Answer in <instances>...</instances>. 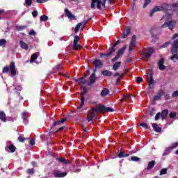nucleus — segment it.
Here are the masks:
<instances>
[{
  "instance_id": "nucleus-49",
  "label": "nucleus",
  "mask_w": 178,
  "mask_h": 178,
  "mask_svg": "<svg viewBox=\"0 0 178 178\" xmlns=\"http://www.w3.org/2000/svg\"><path fill=\"white\" fill-rule=\"evenodd\" d=\"M66 129L65 126L60 127L59 129H58L56 131H55V133H60L63 130H65Z\"/></svg>"
},
{
  "instance_id": "nucleus-53",
  "label": "nucleus",
  "mask_w": 178,
  "mask_h": 178,
  "mask_svg": "<svg viewBox=\"0 0 178 178\" xmlns=\"http://www.w3.org/2000/svg\"><path fill=\"white\" fill-rule=\"evenodd\" d=\"M170 44V42H165L161 48H167Z\"/></svg>"
},
{
  "instance_id": "nucleus-5",
  "label": "nucleus",
  "mask_w": 178,
  "mask_h": 178,
  "mask_svg": "<svg viewBox=\"0 0 178 178\" xmlns=\"http://www.w3.org/2000/svg\"><path fill=\"white\" fill-rule=\"evenodd\" d=\"M10 72L11 76H16V65L15 62H11L9 66H5L3 68L2 73H9Z\"/></svg>"
},
{
  "instance_id": "nucleus-55",
  "label": "nucleus",
  "mask_w": 178,
  "mask_h": 178,
  "mask_svg": "<svg viewBox=\"0 0 178 178\" xmlns=\"http://www.w3.org/2000/svg\"><path fill=\"white\" fill-rule=\"evenodd\" d=\"M32 16H33V17H37V16H38V11H37V10H33V11L32 12Z\"/></svg>"
},
{
  "instance_id": "nucleus-30",
  "label": "nucleus",
  "mask_w": 178,
  "mask_h": 178,
  "mask_svg": "<svg viewBox=\"0 0 178 178\" xmlns=\"http://www.w3.org/2000/svg\"><path fill=\"white\" fill-rule=\"evenodd\" d=\"M155 12H161V10H159V6H154V8L152 10V11L149 13L150 17H152V16H154Z\"/></svg>"
},
{
  "instance_id": "nucleus-44",
  "label": "nucleus",
  "mask_w": 178,
  "mask_h": 178,
  "mask_svg": "<svg viewBox=\"0 0 178 178\" xmlns=\"http://www.w3.org/2000/svg\"><path fill=\"white\" fill-rule=\"evenodd\" d=\"M168 173V168H163L160 171V176H163V175H166Z\"/></svg>"
},
{
  "instance_id": "nucleus-17",
  "label": "nucleus",
  "mask_w": 178,
  "mask_h": 178,
  "mask_svg": "<svg viewBox=\"0 0 178 178\" xmlns=\"http://www.w3.org/2000/svg\"><path fill=\"white\" fill-rule=\"evenodd\" d=\"M88 86H92V84H94L95 81H97V76H95V72H93L90 79H89Z\"/></svg>"
},
{
  "instance_id": "nucleus-26",
  "label": "nucleus",
  "mask_w": 178,
  "mask_h": 178,
  "mask_svg": "<svg viewBox=\"0 0 178 178\" xmlns=\"http://www.w3.org/2000/svg\"><path fill=\"white\" fill-rule=\"evenodd\" d=\"M156 163V162H155V161H154V160L149 161L147 163V170H151V169H153L154 166H155Z\"/></svg>"
},
{
  "instance_id": "nucleus-24",
  "label": "nucleus",
  "mask_w": 178,
  "mask_h": 178,
  "mask_svg": "<svg viewBox=\"0 0 178 178\" xmlns=\"http://www.w3.org/2000/svg\"><path fill=\"white\" fill-rule=\"evenodd\" d=\"M153 130L156 131V133H161L162 131V128L158 126V124L153 123L152 124Z\"/></svg>"
},
{
  "instance_id": "nucleus-7",
  "label": "nucleus",
  "mask_w": 178,
  "mask_h": 178,
  "mask_svg": "<svg viewBox=\"0 0 178 178\" xmlns=\"http://www.w3.org/2000/svg\"><path fill=\"white\" fill-rule=\"evenodd\" d=\"M154 52H155V49H154V47H149L146 49V51H143L142 55L146 58V60L148 62L149 58L152 56V54H154Z\"/></svg>"
},
{
  "instance_id": "nucleus-41",
  "label": "nucleus",
  "mask_w": 178,
  "mask_h": 178,
  "mask_svg": "<svg viewBox=\"0 0 178 178\" xmlns=\"http://www.w3.org/2000/svg\"><path fill=\"white\" fill-rule=\"evenodd\" d=\"M131 161L133 162H139V161H141V159L140 157L134 156L131 157Z\"/></svg>"
},
{
  "instance_id": "nucleus-57",
  "label": "nucleus",
  "mask_w": 178,
  "mask_h": 178,
  "mask_svg": "<svg viewBox=\"0 0 178 178\" xmlns=\"http://www.w3.org/2000/svg\"><path fill=\"white\" fill-rule=\"evenodd\" d=\"M165 151L166 152H172V151H173V147H172V146L166 147Z\"/></svg>"
},
{
  "instance_id": "nucleus-28",
  "label": "nucleus",
  "mask_w": 178,
  "mask_h": 178,
  "mask_svg": "<svg viewBox=\"0 0 178 178\" xmlns=\"http://www.w3.org/2000/svg\"><path fill=\"white\" fill-rule=\"evenodd\" d=\"M102 74L103 76H106V77H111L113 74L111 71H109L108 70H104L102 72Z\"/></svg>"
},
{
  "instance_id": "nucleus-43",
  "label": "nucleus",
  "mask_w": 178,
  "mask_h": 178,
  "mask_svg": "<svg viewBox=\"0 0 178 178\" xmlns=\"http://www.w3.org/2000/svg\"><path fill=\"white\" fill-rule=\"evenodd\" d=\"M162 98V95L159 94L157 95L154 96V101H159Z\"/></svg>"
},
{
  "instance_id": "nucleus-56",
  "label": "nucleus",
  "mask_w": 178,
  "mask_h": 178,
  "mask_svg": "<svg viewBox=\"0 0 178 178\" xmlns=\"http://www.w3.org/2000/svg\"><path fill=\"white\" fill-rule=\"evenodd\" d=\"M172 149H175V148H177L178 147V142L174 143L171 145Z\"/></svg>"
},
{
  "instance_id": "nucleus-36",
  "label": "nucleus",
  "mask_w": 178,
  "mask_h": 178,
  "mask_svg": "<svg viewBox=\"0 0 178 178\" xmlns=\"http://www.w3.org/2000/svg\"><path fill=\"white\" fill-rule=\"evenodd\" d=\"M126 48H127L126 45L124 46V47H122L121 49H120L118 50V51L117 54H118L120 56H122V54H124V51H126Z\"/></svg>"
},
{
  "instance_id": "nucleus-51",
  "label": "nucleus",
  "mask_w": 178,
  "mask_h": 178,
  "mask_svg": "<svg viewBox=\"0 0 178 178\" xmlns=\"http://www.w3.org/2000/svg\"><path fill=\"white\" fill-rule=\"evenodd\" d=\"M119 58H120V54H118L117 53V55L113 58L111 59V61L116 62V60H118V59H119Z\"/></svg>"
},
{
  "instance_id": "nucleus-22",
  "label": "nucleus",
  "mask_w": 178,
  "mask_h": 178,
  "mask_svg": "<svg viewBox=\"0 0 178 178\" xmlns=\"http://www.w3.org/2000/svg\"><path fill=\"white\" fill-rule=\"evenodd\" d=\"M108 53L106 54H101V58H104V56H105V58H108V56H111V55H112V54H113V52H115V49H111V47L108 48Z\"/></svg>"
},
{
  "instance_id": "nucleus-3",
  "label": "nucleus",
  "mask_w": 178,
  "mask_h": 178,
  "mask_svg": "<svg viewBox=\"0 0 178 178\" xmlns=\"http://www.w3.org/2000/svg\"><path fill=\"white\" fill-rule=\"evenodd\" d=\"M159 8L160 12H168V10H172V12H175V10L178 9V2L172 4L163 3L159 6Z\"/></svg>"
},
{
  "instance_id": "nucleus-20",
  "label": "nucleus",
  "mask_w": 178,
  "mask_h": 178,
  "mask_svg": "<svg viewBox=\"0 0 178 178\" xmlns=\"http://www.w3.org/2000/svg\"><path fill=\"white\" fill-rule=\"evenodd\" d=\"M56 161L60 162V163H63V165H69V163H70V161H69V160L62 157L56 158Z\"/></svg>"
},
{
  "instance_id": "nucleus-38",
  "label": "nucleus",
  "mask_w": 178,
  "mask_h": 178,
  "mask_svg": "<svg viewBox=\"0 0 178 178\" xmlns=\"http://www.w3.org/2000/svg\"><path fill=\"white\" fill-rule=\"evenodd\" d=\"M81 26H83V22L77 24V25L75 27L74 32L79 33V30H80V27H81Z\"/></svg>"
},
{
  "instance_id": "nucleus-23",
  "label": "nucleus",
  "mask_w": 178,
  "mask_h": 178,
  "mask_svg": "<svg viewBox=\"0 0 178 178\" xmlns=\"http://www.w3.org/2000/svg\"><path fill=\"white\" fill-rule=\"evenodd\" d=\"M168 115H169V110L165 109L161 111V119L162 120H166L168 118Z\"/></svg>"
},
{
  "instance_id": "nucleus-37",
  "label": "nucleus",
  "mask_w": 178,
  "mask_h": 178,
  "mask_svg": "<svg viewBox=\"0 0 178 178\" xmlns=\"http://www.w3.org/2000/svg\"><path fill=\"white\" fill-rule=\"evenodd\" d=\"M17 140L19 141V143H24L27 138H24V135H21L17 138Z\"/></svg>"
},
{
  "instance_id": "nucleus-19",
  "label": "nucleus",
  "mask_w": 178,
  "mask_h": 178,
  "mask_svg": "<svg viewBox=\"0 0 178 178\" xmlns=\"http://www.w3.org/2000/svg\"><path fill=\"white\" fill-rule=\"evenodd\" d=\"M85 78L83 76L77 79H75V81H76L77 83H79L80 87H83L84 86V83H87V81L86 79H84Z\"/></svg>"
},
{
  "instance_id": "nucleus-61",
  "label": "nucleus",
  "mask_w": 178,
  "mask_h": 178,
  "mask_svg": "<svg viewBox=\"0 0 178 178\" xmlns=\"http://www.w3.org/2000/svg\"><path fill=\"white\" fill-rule=\"evenodd\" d=\"M29 144H30V145H31V146L35 145V141L33 140V138H31V139H30V140H29Z\"/></svg>"
},
{
  "instance_id": "nucleus-40",
  "label": "nucleus",
  "mask_w": 178,
  "mask_h": 178,
  "mask_svg": "<svg viewBox=\"0 0 178 178\" xmlns=\"http://www.w3.org/2000/svg\"><path fill=\"white\" fill-rule=\"evenodd\" d=\"M139 126H141V127H143V129H145V130H148V129H150V127L148 126V124L145 122L140 123Z\"/></svg>"
},
{
  "instance_id": "nucleus-59",
  "label": "nucleus",
  "mask_w": 178,
  "mask_h": 178,
  "mask_svg": "<svg viewBox=\"0 0 178 178\" xmlns=\"http://www.w3.org/2000/svg\"><path fill=\"white\" fill-rule=\"evenodd\" d=\"M161 118V113H157L156 116L154 117L155 120H159Z\"/></svg>"
},
{
  "instance_id": "nucleus-18",
  "label": "nucleus",
  "mask_w": 178,
  "mask_h": 178,
  "mask_svg": "<svg viewBox=\"0 0 178 178\" xmlns=\"http://www.w3.org/2000/svg\"><path fill=\"white\" fill-rule=\"evenodd\" d=\"M131 29L129 28V26H127L126 29H125V31H124L122 33V35L121 36L122 38H127V37H129V35H130V33H131Z\"/></svg>"
},
{
  "instance_id": "nucleus-54",
  "label": "nucleus",
  "mask_w": 178,
  "mask_h": 178,
  "mask_svg": "<svg viewBox=\"0 0 178 178\" xmlns=\"http://www.w3.org/2000/svg\"><path fill=\"white\" fill-rule=\"evenodd\" d=\"M25 3L28 6H31V5L33 4V1L32 0H25Z\"/></svg>"
},
{
  "instance_id": "nucleus-42",
  "label": "nucleus",
  "mask_w": 178,
  "mask_h": 178,
  "mask_svg": "<svg viewBox=\"0 0 178 178\" xmlns=\"http://www.w3.org/2000/svg\"><path fill=\"white\" fill-rule=\"evenodd\" d=\"M26 173L28 175H34V173H35V171L34 170V168H29L26 170Z\"/></svg>"
},
{
  "instance_id": "nucleus-47",
  "label": "nucleus",
  "mask_w": 178,
  "mask_h": 178,
  "mask_svg": "<svg viewBox=\"0 0 178 178\" xmlns=\"http://www.w3.org/2000/svg\"><path fill=\"white\" fill-rule=\"evenodd\" d=\"M47 20H48V16H47V15H42L40 17V21L41 22H47Z\"/></svg>"
},
{
  "instance_id": "nucleus-33",
  "label": "nucleus",
  "mask_w": 178,
  "mask_h": 178,
  "mask_svg": "<svg viewBox=\"0 0 178 178\" xmlns=\"http://www.w3.org/2000/svg\"><path fill=\"white\" fill-rule=\"evenodd\" d=\"M0 120L2 122H6V114H5V112L0 111Z\"/></svg>"
},
{
  "instance_id": "nucleus-9",
  "label": "nucleus",
  "mask_w": 178,
  "mask_h": 178,
  "mask_svg": "<svg viewBox=\"0 0 178 178\" xmlns=\"http://www.w3.org/2000/svg\"><path fill=\"white\" fill-rule=\"evenodd\" d=\"M67 118H63L60 120H57V121L54 122L52 127L50 129V133L54 132V131H52L54 129V127H59L62 126V124H63V123H65V122H67Z\"/></svg>"
},
{
  "instance_id": "nucleus-2",
  "label": "nucleus",
  "mask_w": 178,
  "mask_h": 178,
  "mask_svg": "<svg viewBox=\"0 0 178 178\" xmlns=\"http://www.w3.org/2000/svg\"><path fill=\"white\" fill-rule=\"evenodd\" d=\"M106 1H108V3L110 5H112L113 2H115V0H91V4L90 8L91 9H95V6L99 10H101L102 8H104V9H106Z\"/></svg>"
},
{
  "instance_id": "nucleus-52",
  "label": "nucleus",
  "mask_w": 178,
  "mask_h": 178,
  "mask_svg": "<svg viewBox=\"0 0 178 178\" xmlns=\"http://www.w3.org/2000/svg\"><path fill=\"white\" fill-rule=\"evenodd\" d=\"M6 44V40L5 39H1L0 40V47H3Z\"/></svg>"
},
{
  "instance_id": "nucleus-29",
  "label": "nucleus",
  "mask_w": 178,
  "mask_h": 178,
  "mask_svg": "<svg viewBox=\"0 0 178 178\" xmlns=\"http://www.w3.org/2000/svg\"><path fill=\"white\" fill-rule=\"evenodd\" d=\"M131 97H133L131 95H124L123 97L121 99V102H124V101L126 102L127 101H130V99H131Z\"/></svg>"
},
{
  "instance_id": "nucleus-14",
  "label": "nucleus",
  "mask_w": 178,
  "mask_h": 178,
  "mask_svg": "<svg viewBox=\"0 0 178 178\" xmlns=\"http://www.w3.org/2000/svg\"><path fill=\"white\" fill-rule=\"evenodd\" d=\"M93 64L95 65V69H101V67H102V66L104 65L102 63V61H101V60H99V59H95L93 61Z\"/></svg>"
},
{
  "instance_id": "nucleus-62",
  "label": "nucleus",
  "mask_w": 178,
  "mask_h": 178,
  "mask_svg": "<svg viewBox=\"0 0 178 178\" xmlns=\"http://www.w3.org/2000/svg\"><path fill=\"white\" fill-rule=\"evenodd\" d=\"M22 119L24 120L25 119H29V116H27V113H22Z\"/></svg>"
},
{
  "instance_id": "nucleus-6",
  "label": "nucleus",
  "mask_w": 178,
  "mask_h": 178,
  "mask_svg": "<svg viewBox=\"0 0 178 178\" xmlns=\"http://www.w3.org/2000/svg\"><path fill=\"white\" fill-rule=\"evenodd\" d=\"M81 88H82L83 91L81 93V104L79 105V106L77 108L78 111H80V109H81V108H83V105H84V102L86 101V97H84L85 94H87V92H88V90L87 89V87L86 86H81Z\"/></svg>"
},
{
  "instance_id": "nucleus-48",
  "label": "nucleus",
  "mask_w": 178,
  "mask_h": 178,
  "mask_svg": "<svg viewBox=\"0 0 178 178\" xmlns=\"http://www.w3.org/2000/svg\"><path fill=\"white\" fill-rule=\"evenodd\" d=\"M172 98H177L178 97V90H175L172 92L171 95Z\"/></svg>"
},
{
  "instance_id": "nucleus-25",
  "label": "nucleus",
  "mask_w": 178,
  "mask_h": 178,
  "mask_svg": "<svg viewBox=\"0 0 178 178\" xmlns=\"http://www.w3.org/2000/svg\"><path fill=\"white\" fill-rule=\"evenodd\" d=\"M19 45H20V47L22 49H25V51H28L29 44L27 43H26L24 41L20 40L19 41Z\"/></svg>"
},
{
  "instance_id": "nucleus-50",
  "label": "nucleus",
  "mask_w": 178,
  "mask_h": 178,
  "mask_svg": "<svg viewBox=\"0 0 178 178\" xmlns=\"http://www.w3.org/2000/svg\"><path fill=\"white\" fill-rule=\"evenodd\" d=\"M6 12L3 9H0V20H2V16H3L4 15H6Z\"/></svg>"
},
{
  "instance_id": "nucleus-35",
  "label": "nucleus",
  "mask_w": 178,
  "mask_h": 178,
  "mask_svg": "<svg viewBox=\"0 0 178 178\" xmlns=\"http://www.w3.org/2000/svg\"><path fill=\"white\" fill-rule=\"evenodd\" d=\"M118 158H126V156H129V154H124V152L120 151L118 154Z\"/></svg>"
},
{
  "instance_id": "nucleus-34",
  "label": "nucleus",
  "mask_w": 178,
  "mask_h": 178,
  "mask_svg": "<svg viewBox=\"0 0 178 178\" xmlns=\"http://www.w3.org/2000/svg\"><path fill=\"white\" fill-rule=\"evenodd\" d=\"M40 54L38 53H34L32 54L31 57V62H35V60H37V58H38Z\"/></svg>"
},
{
  "instance_id": "nucleus-31",
  "label": "nucleus",
  "mask_w": 178,
  "mask_h": 178,
  "mask_svg": "<svg viewBox=\"0 0 178 178\" xmlns=\"http://www.w3.org/2000/svg\"><path fill=\"white\" fill-rule=\"evenodd\" d=\"M122 65V62L120 61H118L115 62L113 65V70H114L115 72H116V70H118V69H119L120 67V65Z\"/></svg>"
},
{
  "instance_id": "nucleus-8",
  "label": "nucleus",
  "mask_w": 178,
  "mask_h": 178,
  "mask_svg": "<svg viewBox=\"0 0 178 178\" xmlns=\"http://www.w3.org/2000/svg\"><path fill=\"white\" fill-rule=\"evenodd\" d=\"M175 24H176V21H168L161 25V29H166V27H168L169 30H173V29H175Z\"/></svg>"
},
{
  "instance_id": "nucleus-21",
  "label": "nucleus",
  "mask_w": 178,
  "mask_h": 178,
  "mask_svg": "<svg viewBox=\"0 0 178 178\" xmlns=\"http://www.w3.org/2000/svg\"><path fill=\"white\" fill-rule=\"evenodd\" d=\"M6 151L7 152H15L16 151V147L13 144L10 145L9 146H7L5 147Z\"/></svg>"
},
{
  "instance_id": "nucleus-39",
  "label": "nucleus",
  "mask_w": 178,
  "mask_h": 178,
  "mask_svg": "<svg viewBox=\"0 0 178 178\" xmlns=\"http://www.w3.org/2000/svg\"><path fill=\"white\" fill-rule=\"evenodd\" d=\"M81 26H83V22L77 24V25L75 27L74 32L79 33V30H80V27H81Z\"/></svg>"
},
{
  "instance_id": "nucleus-1",
  "label": "nucleus",
  "mask_w": 178,
  "mask_h": 178,
  "mask_svg": "<svg viewBox=\"0 0 178 178\" xmlns=\"http://www.w3.org/2000/svg\"><path fill=\"white\" fill-rule=\"evenodd\" d=\"M105 112H113V108L111 107H106L104 104H97L96 108H92V112L87 115V120L88 122H91L92 119L97 118L96 113H105Z\"/></svg>"
},
{
  "instance_id": "nucleus-11",
  "label": "nucleus",
  "mask_w": 178,
  "mask_h": 178,
  "mask_svg": "<svg viewBox=\"0 0 178 178\" xmlns=\"http://www.w3.org/2000/svg\"><path fill=\"white\" fill-rule=\"evenodd\" d=\"M136 35H134L129 43V52H131V51H133V48L136 47Z\"/></svg>"
},
{
  "instance_id": "nucleus-32",
  "label": "nucleus",
  "mask_w": 178,
  "mask_h": 178,
  "mask_svg": "<svg viewBox=\"0 0 178 178\" xmlns=\"http://www.w3.org/2000/svg\"><path fill=\"white\" fill-rule=\"evenodd\" d=\"M26 29H27V25H18L16 26L17 31H23V30H26Z\"/></svg>"
},
{
  "instance_id": "nucleus-13",
  "label": "nucleus",
  "mask_w": 178,
  "mask_h": 178,
  "mask_svg": "<svg viewBox=\"0 0 178 178\" xmlns=\"http://www.w3.org/2000/svg\"><path fill=\"white\" fill-rule=\"evenodd\" d=\"M165 63V58H161L158 62V66L159 70H165L166 69V66H165L163 64Z\"/></svg>"
},
{
  "instance_id": "nucleus-15",
  "label": "nucleus",
  "mask_w": 178,
  "mask_h": 178,
  "mask_svg": "<svg viewBox=\"0 0 178 178\" xmlns=\"http://www.w3.org/2000/svg\"><path fill=\"white\" fill-rule=\"evenodd\" d=\"M65 16H67V17H68V19H71V20H76V16L73 14H72V13H70V11H69V9L66 8L65 10Z\"/></svg>"
},
{
  "instance_id": "nucleus-60",
  "label": "nucleus",
  "mask_w": 178,
  "mask_h": 178,
  "mask_svg": "<svg viewBox=\"0 0 178 178\" xmlns=\"http://www.w3.org/2000/svg\"><path fill=\"white\" fill-rule=\"evenodd\" d=\"M37 3H45V2H48V0H36Z\"/></svg>"
},
{
  "instance_id": "nucleus-10",
  "label": "nucleus",
  "mask_w": 178,
  "mask_h": 178,
  "mask_svg": "<svg viewBox=\"0 0 178 178\" xmlns=\"http://www.w3.org/2000/svg\"><path fill=\"white\" fill-rule=\"evenodd\" d=\"M79 41H80V37L79 35L74 36V42H73V48L74 49H81V46L79 44Z\"/></svg>"
},
{
  "instance_id": "nucleus-4",
  "label": "nucleus",
  "mask_w": 178,
  "mask_h": 178,
  "mask_svg": "<svg viewBox=\"0 0 178 178\" xmlns=\"http://www.w3.org/2000/svg\"><path fill=\"white\" fill-rule=\"evenodd\" d=\"M177 52H178V39L175 40L172 44L171 54L172 56H171L170 59L173 62H176V60H178Z\"/></svg>"
},
{
  "instance_id": "nucleus-12",
  "label": "nucleus",
  "mask_w": 178,
  "mask_h": 178,
  "mask_svg": "<svg viewBox=\"0 0 178 178\" xmlns=\"http://www.w3.org/2000/svg\"><path fill=\"white\" fill-rule=\"evenodd\" d=\"M147 83L149 84V88H151V86L155 84V81L154 80V76H152V73H150L147 75Z\"/></svg>"
},
{
  "instance_id": "nucleus-64",
  "label": "nucleus",
  "mask_w": 178,
  "mask_h": 178,
  "mask_svg": "<svg viewBox=\"0 0 178 178\" xmlns=\"http://www.w3.org/2000/svg\"><path fill=\"white\" fill-rule=\"evenodd\" d=\"M29 35H35V31L33 29L31 30L29 32Z\"/></svg>"
},
{
  "instance_id": "nucleus-27",
  "label": "nucleus",
  "mask_w": 178,
  "mask_h": 178,
  "mask_svg": "<svg viewBox=\"0 0 178 178\" xmlns=\"http://www.w3.org/2000/svg\"><path fill=\"white\" fill-rule=\"evenodd\" d=\"M110 92L111 91L109 90V89L105 88L102 90L100 95L101 97H106V95H109Z\"/></svg>"
},
{
  "instance_id": "nucleus-16",
  "label": "nucleus",
  "mask_w": 178,
  "mask_h": 178,
  "mask_svg": "<svg viewBox=\"0 0 178 178\" xmlns=\"http://www.w3.org/2000/svg\"><path fill=\"white\" fill-rule=\"evenodd\" d=\"M67 175V172H60L58 170L54 171V177L62 178V177H65Z\"/></svg>"
},
{
  "instance_id": "nucleus-45",
  "label": "nucleus",
  "mask_w": 178,
  "mask_h": 178,
  "mask_svg": "<svg viewBox=\"0 0 178 178\" xmlns=\"http://www.w3.org/2000/svg\"><path fill=\"white\" fill-rule=\"evenodd\" d=\"M119 44H120V40H118L113 45V47H110L113 49H114V51H116V47H118V45H119Z\"/></svg>"
},
{
  "instance_id": "nucleus-58",
  "label": "nucleus",
  "mask_w": 178,
  "mask_h": 178,
  "mask_svg": "<svg viewBox=\"0 0 178 178\" xmlns=\"http://www.w3.org/2000/svg\"><path fill=\"white\" fill-rule=\"evenodd\" d=\"M136 83H143L144 81V80L143 79V78L141 77H138L136 80Z\"/></svg>"
},
{
  "instance_id": "nucleus-63",
  "label": "nucleus",
  "mask_w": 178,
  "mask_h": 178,
  "mask_svg": "<svg viewBox=\"0 0 178 178\" xmlns=\"http://www.w3.org/2000/svg\"><path fill=\"white\" fill-rule=\"evenodd\" d=\"M170 118L171 119H173V118H176V113H170Z\"/></svg>"
},
{
  "instance_id": "nucleus-46",
  "label": "nucleus",
  "mask_w": 178,
  "mask_h": 178,
  "mask_svg": "<svg viewBox=\"0 0 178 178\" xmlns=\"http://www.w3.org/2000/svg\"><path fill=\"white\" fill-rule=\"evenodd\" d=\"M151 1L152 0H145V3L143 4L144 9H145V8H147V6H148V5H149V3H151Z\"/></svg>"
}]
</instances>
